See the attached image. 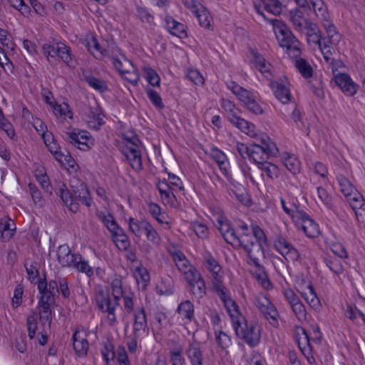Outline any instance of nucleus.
Listing matches in <instances>:
<instances>
[{"mask_svg":"<svg viewBox=\"0 0 365 365\" xmlns=\"http://www.w3.org/2000/svg\"><path fill=\"white\" fill-rule=\"evenodd\" d=\"M110 287L113 300H111L108 292L100 291L96 297V303L101 311L107 313L109 325L114 326L117 323L115 308L119 306L120 298H123L125 311L128 314H130L134 309L135 294L130 288L123 287V281L120 277L112 279Z\"/></svg>","mask_w":365,"mask_h":365,"instance_id":"obj_1","label":"nucleus"},{"mask_svg":"<svg viewBox=\"0 0 365 365\" xmlns=\"http://www.w3.org/2000/svg\"><path fill=\"white\" fill-rule=\"evenodd\" d=\"M71 190H61V198L69 210L76 212L79 210V202L90 207L92 205V197L87 185L73 177L70 180Z\"/></svg>","mask_w":365,"mask_h":365,"instance_id":"obj_2","label":"nucleus"},{"mask_svg":"<svg viewBox=\"0 0 365 365\" xmlns=\"http://www.w3.org/2000/svg\"><path fill=\"white\" fill-rule=\"evenodd\" d=\"M279 46L286 48L287 53L292 58H299L301 55L300 42L289 28L278 19L270 20Z\"/></svg>","mask_w":365,"mask_h":365,"instance_id":"obj_3","label":"nucleus"},{"mask_svg":"<svg viewBox=\"0 0 365 365\" xmlns=\"http://www.w3.org/2000/svg\"><path fill=\"white\" fill-rule=\"evenodd\" d=\"M237 336L249 345L250 347L256 346L260 341V329L254 324H248L243 316H238V319L232 322Z\"/></svg>","mask_w":365,"mask_h":365,"instance_id":"obj_4","label":"nucleus"},{"mask_svg":"<svg viewBox=\"0 0 365 365\" xmlns=\"http://www.w3.org/2000/svg\"><path fill=\"white\" fill-rule=\"evenodd\" d=\"M277 153L276 144L268 136L264 135L251 145L250 158L259 165L267 160L270 156H276Z\"/></svg>","mask_w":365,"mask_h":365,"instance_id":"obj_5","label":"nucleus"},{"mask_svg":"<svg viewBox=\"0 0 365 365\" xmlns=\"http://www.w3.org/2000/svg\"><path fill=\"white\" fill-rule=\"evenodd\" d=\"M42 48L51 64L53 63V59L56 60V57L61 59L67 65H69L72 59L70 48L63 43H56L53 45L45 43Z\"/></svg>","mask_w":365,"mask_h":365,"instance_id":"obj_6","label":"nucleus"},{"mask_svg":"<svg viewBox=\"0 0 365 365\" xmlns=\"http://www.w3.org/2000/svg\"><path fill=\"white\" fill-rule=\"evenodd\" d=\"M55 303V298L50 294L41 296L38 303V311L41 326L44 329L50 328L52 321V306Z\"/></svg>","mask_w":365,"mask_h":365,"instance_id":"obj_7","label":"nucleus"},{"mask_svg":"<svg viewBox=\"0 0 365 365\" xmlns=\"http://www.w3.org/2000/svg\"><path fill=\"white\" fill-rule=\"evenodd\" d=\"M255 304L260 313L267 319L272 320L271 324H277L278 312L274 305L264 294H259L255 299Z\"/></svg>","mask_w":365,"mask_h":365,"instance_id":"obj_8","label":"nucleus"},{"mask_svg":"<svg viewBox=\"0 0 365 365\" xmlns=\"http://www.w3.org/2000/svg\"><path fill=\"white\" fill-rule=\"evenodd\" d=\"M294 220L309 237H316L319 234L318 225L304 211L294 214Z\"/></svg>","mask_w":365,"mask_h":365,"instance_id":"obj_9","label":"nucleus"},{"mask_svg":"<svg viewBox=\"0 0 365 365\" xmlns=\"http://www.w3.org/2000/svg\"><path fill=\"white\" fill-rule=\"evenodd\" d=\"M139 143V139L135 138L128 147H121L122 153L129 161L132 168L135 170H140L143 168L141 154L138 150Z\"/></svg>","mask_w":365,"mask_h":365,"instance_id":"obj_10","label":"nucleus"},{"mask_svg":"<svg viewBox=\"0 0 365 365\" xmlns=\"http://www.w3.org/2000/svg\"><path fill=\"white\" fill-rule=\"evenodd\" d=\"M66 140L82 150H88L94 145V139L89 133L85 130L76 133V131L67 133Z\"/></svg>","mask_w":365,"mask_h":365,"instance_id":"obj_11","label":"nucleus"},{"mask_svg":"<svg viewBox=\"0 0 365 365\" xmlns=\"http://www.w3.org/2000/svg\"><path fill=\"white\" fill-rule=\"evenodd\" d=\"M224 304L227 312L230 314L232 322L238 319V316H242L239 310L237 303L230 297L227 289L223 285L214 289Z\"/></svg>","mask_w":365,"mask_h":365,"instance_id":"obj_12","label":"nucleus"},{"mask_svg":"<svg viewBox=\"0 0 365 365\" xmlns=\"http://www.w3.org/2000/svg\"><path fill=\"white\" fill-rule=\"evenodd\" d=\"M274 246L287 262H294L297 261L299 257L297 250L282 237H277L274 242Z\"/></svg>","mask_w":365,"mask_h":365,"instance_id":"obj_13","label":"nucleus"},{"mask_svg":"<svg viewBox=\"0 0 365 365\" xmlns=\"http://www.w3.org/2000/svg\"><path fill=\"white\" fill-rule=\"evenodd\" d=\"M205 266L212 274L213 289H217L218 286L219 287L223 286L222 267L211 255L205 257Z\"/></svg>","mask_w":365,"mask_h":365,"instance_id":"obj_14","label":"nucleus"},{"mask_svg":"<svg viewBox=\"0 0 365 365\" xmlns=\"http://www.w3.org/2000/svg\"><path fill=\"white\" fill-rule=\"evenodd\" d=\"M327 31V36L322 37L321 46H318L320 49H327L333 48V45L338 43L340 39V34L336 31L335 26L331 22H327L323 26Z\"/></svg>","mask_w":365,"mask_h":365,"instance_id":"obj_15","label":"nucleus"},{"mask_svg":"<svg viewBox=\"0 0 365 365\" xmlns=\"http://www.w3.org/2000/svg\"><path fill=\"white\" fill-rule=\"evenodd\" d=\"M336 84L341 88L342 92L348 96H354L358 88V86L351 80L350 76L346 73H341L334 77Z\"/></svg>","mask_w":365,"mask_h":365,"instance_id":"obj_16","label":"nucleus"},{"mask_svg":"<svg viewBox=\"0 0 365 365\" xmlns=\"http://www.w3.org/2000/svg\"><path fill=\"white\" fill-rule=\"evenodd\" d=\"M72 339L76 354L81 357L86 356L89 348L86 333L76 330L73 334Z\"/></svg>","mask_w":365,"mask_h":365,"instance_id":"obj_17","label":"nucleus"},{"mask_svg":"<svg viewBox=\"0 0 365 365\" xmlns=\"http://www.w3.org/2000/svg\"><path fill=\"white\" fill-rule=\"evenodd\" d=\"M57 259L62 267H73L77 259H80V255L72 254L68 245H62L58 247Z\"/></svg>","mask_w":365,"mask_h":365,"instance_id":"obj_18","label":"nucleus"},{"mask_svg":"<svg viewBox=\"0 0 365 365\" xmlns=\"http://www.w3.org/2000/svg\"><path fill=\"white\" fill-rule=\"evenodd\" d=\"M148 327L147 316L144 307L138 309L134 313L133 335L140 337Z\"/></svg>","mask_w":365,"mask_h":365,"instance_id":"obj_19","label":"nucleus"},{"mask_svg":"<svg viewBox=\"0 0 365 365\" xmlns=\"http://www.w3.org/2000/svg\"><path fill=\"white\" fill-rule=\"evenodd\" d=\"M250 53L252 57V62L255 64L256 68L259 70L266 78L270 79L272 77L271 64L268 63L257 51L251 49Z\"/></svg>","mask_w":365,"mask_h":365,"instance_id":"obj_20","label":"nucleus"},{"mask_svg":"<svg viewBox=\"0 0 365 365\" xmlns=\"http://www.w3.org/2000/svg\"><path fill=\"white\" fill-rule=\"evenodd\" d=\"M165 28L168 32L180 38H186L187 36L186 26L177 21L170 16H166L165 18Z\"/></svg>","mask_w":365,"mask_h":365,"instance_id":"obj_21","label":"nucleus"},{"mask_svg":"<svg viewBox=\"0 0 365 365\" xmlns=\"http://www.w3.org/2000/svg\"><path fill=\"white\" fill-rule=\"evenodd\" d=\"M227 88L238 97V99L244 107L255 98L250 91L242 88L234 81H231L230 83L227 85Z\"/></svg>","mask_w":365,"mask_h":365,"instance_id":"obj_22","label":"nucleus"},{"mask_svg":"<svg viewBox=\"0 0 365 365\" xmlns=\"http://www.w3.org/2000/svg\"><path fill=\"white\" fill-rule=\"evenodd\" d=\"M304 28L307 29V41L308 44L321 46L322 36L318 26L311 21H307V26Z\"/></svg>","mask_w":365,"mask_h":365,"instance_id":"obj_23","label":"nucleus"},{"mask_svg":"<svg viewBox=\"0 0 365 365\" xmlns=\"http://www.w3.org/2000/svg\"><path fill=\"white\" fill-rule=\"evenodd\" d=\"M269 86L276 98L282 103H287L291 101L292 96L289 89L287 86L274 81H270Z\"/></svg>","mask_w":365,"mask_h":365,"instance_id":"obj_24","label":"nucleus"},{"mask_svg":"<svg viewBox=\"0 0 365 365\" xmlns=\"http://www.w3.org/2000/svg\"><path fill=\"white\" fill-rule=\"evenodd\" d=\"M245 251L247 252L252 264L256 267H261L260 260L264 258V252L262 245L257 242Z\"/></svg>","mask_w":365,"mask_h":365,"instance_id":"obj_25","label":"nucleus"},{"mask_svg":"<svg viewBox=\"0 0 365 365\" xmlns=\"http://www.w3.org/2000/svg\"><path fill=\"white\" fill-rule=\"evenodd\" d=\"M229 121L242 132L249 135L250 136H255V125L249 123L244 118L239 116V114L236 115H232L230 117Z\"/></svg>","mask_w":365,"mask_h":365,"instance_id":"obj_26","label":"nucleus"},{"mask_svg":"<svg viewBox=\"0 0 365 365\" xmlns=\"http://www.w3.org/2000/svg\"><path fill=\"white\" fill-rule=\"evenodd\" d=\"M193 279H187L193 295L197 299L202 298L206 294V286L204 279L198 272V277H192Z\"/></svg>","mask_w":365,"mask_h":365,"instance_id":"obj_27","label":"nucleus"},{"mask_svg":"<svg viewBox=\"0 0 365 365\" xmlns=\"http://www.w3.org/2000/svg\"><path fill=\"white\" fill-rule=\"evenodd\" d=\"M186 355L191 365H202L203 356L197 342L190 343L186 350Z\"/></svg>","mask_w":365,"mask_h":365,"instance_id":"obj_28","label":"nucleus"},{"mask_svg":"<svg viewBox=\"0 0 365 365\" xmlns=\"http://www.w3.org/2000/svg\"><path fill=\"white\" fill-rule=\"evenodd\" d=\"M150 223L145 220H137L133 217H130L128 220L129 230L134 234L137 237H140L148 229Z\"/></svg>","mask_w":365,"mask_h":365,"instance_id":"obj_29","label":"nucleus"},{"mask_svg":"<svg viewBox=\"0 0 365 365\" xmlns=\"http://www.w3.org/2000/svg\"><path fill=\"white\" fill-rule=\"evenodd\" d=\"M289 19L294 29L299 31H303L304 26H307V21H309L305 19L303 12L298 8L289 11Z\"/></svg>","mask_w":365,"mask_h":365,"instance_id":"obj_30","label":"nucleus"},{"mask_svg":"<svg viewBox=\"0 0 365 365\" xmlns=\"http://www.w3.org/2000/svg\"><path fill=\"white\" fill-rule=\"evenodd\" d=\"M313 9L317 16L321 20L323 26L327 22H331L327 11V8L322 0H311Z\"/></svg>","mask_w":365,"mask_h":365,"instance_id":"obj_31","label":"nucleus"},{"mask_svg":"<svg viewBox=\"0 0 365 365\" xmlns=\"http://www.w3.org/2000/svg\"><path fill=\"white\" fill-rule=\"evenodd\" d=\"M58 282L56 280H51L48 283H47L46 278L43 279H40L38 284V289L41 296L47 294H51L54 297V292H58Z\"/></svg>","mask_w":365,"mask_h":365,"instance_id":"obj_32","label":"nucleus"},{"mask_svg":"<svg viewBox=\"0 0 365 365\" xmlns=\"http://www.w3.org/2000/svg\"><path fill=\"white\" fill-rule=\"evenodd\" d=\"M179 271L183 274L185 279H193L192 277H198V271L186 258L176 264Z\"/></svg>","mask_w":365,"mask_h":365,"instance_id":"obj_33","label":"nucleus"},{"mask_svg":"<svg viewBox=\"0 0 365 365\" xmlns=\"http://www.w3.org/2000/svg\"><path fill=\"white\" fill-rule=\"evenodd\" d=\"M301 295L309 306L314 309H319L320 307V301L312 284H309L305 291L301 292Z\"/></svg>","mask_w":365,"mask_h":365,"instance_id":"obj_34","label":"nucleus"},{"mask_svg":"<svg viewBox=\"0 0 365 365\" xmlns=\"http://www.w3.org/2000/svg\"><path fill=\"white\" fill-rule=\"evenodd\" d=\"M196 18L198 19L200 26L210 29L211 26L212 17L210 13L202 6L193 11Z\"/></svg>","mask_w":365,"mask_h":365,"instance_id":"obj_35","label":"nucleus"},{"mask_svg":"<svg viewBox=\"0 0 365 365\" xmlns=\"http://www.w3.org/2000/svg\"><path fill=\"white\" fill-rule=\"evenodd\" d=\"M178 312L183 319L190 322L194 317V305L189 300L181 302L178 307Z\"/></svg>","mask_w":365,"mask_h":365,"instance_id":"obj_36","label":"nucleus"},{"mask_svg":"<svg viewBox=\"0 0 365 365\" xmlns=\"http://www.w3.org/2000/svg\"><path fill=\"white\" fill-rule=\"evenodd\" d=\"M263 9L268 13L278 16L282 13V5L279 0H261Z\"/></svg>","mask_w":365,"mask_h":365,"instance_id":"obj_37","label":"nucleus"},{"mask_svg":"<svg viewBox=\"0 0 365 365\" xmlns=\"http://www.w3.org/2000/svg\"><path fill=\"white\" fill-rule=\"evenodd\" d=\"M258 168L265 173L267 176L272 180L279 177V170L277 166L273 163L267 162V160L259 164Z\"/></svg>","mask_w":365,"mask_h":365,"instance_id":"obj_38","label":"nucleus"},{"mask_svg":"<svg viewBox=\"0 0 365 365\" xmlns=\"http://www.w3.org/2000/svg\"><path fill=\"white\" fill-rule=\"evenodd\" d=\"M337 181L340 187V191L345 197L350 196L354 192L356 191L353 185L344 176H337Z\"/></svg>","mask_w":365,"mask_h":365,"instance_id":"obj_39","label":"nucleus"},{"mask_svg":"<svg viewBox=\"0 0 365 365\" xmlns=\"http://www.w3.org/2000/svg\"><path fill=\"white\" fill-rule=\"evenodd\" d=\"M295 66L304 78H309L312 76L313 69L304 58H297L295 61Z\"/></svg>","mask_w":365,"mask_h":365,"instance_id":"obj_40","label":"nucleus"},{"mask_svg":"<svg viewBox=\"0 0 365 365\" xmlns=\"http://www.w3.org/2000/svg\"><path fill=\"white\" fill-rule=\"evenodd\" d=\"M324 262L327 267L336 274H340L344 272L342 262L336 257L326 258Z\"/></svg>","mask_w":365,"mask_h":365,"instance_id":"obj_41","label":"nucleus"},{"mask_svg":"<svg viewBox=\"0 0 365 365\" xmlns=\"http://www.w3.org/2000/svg\"><path fill=\"white\" fill-rule=\"evenodd\" d=\"M215 341L222 350H227L232 344L230 336L222 331H215Z\"/></svg>","mask_w":365,"mask_h":365,"instance_id":"obj_42","label":"nucleus"},{"mask_svg":"<svg viewBox=\"0 0 365 365\" xmlns=\"http://www.w3.org/2000/svg\"><path fill=\"white\" fill-rule=\"evenodd\" d=\"M112 63L121 76H124L125 73H128V69H134L132 63L125 58L123 61L113 58H112Z\"/></svg>","mask_w":365,"mask_h":365,"instance_id":"obj_43","label":"nucleus"},{"mask_svg":"<svg viewBox=\"0 0 365 365\" xmlns=\"http://www.w3.org/2000/svg\"><path fill=\"white\" fill-rule=\"evenodd\" d=\"M27 329L29 331V336L30 339H34L38 328L37 314L34 311H32L31 314L28 316L26 319Z\"/></svg>","mask_w":365,"mask_h":365,"instance_id":"obj_44","label":"nucleus"},{"mask_svg":"<svg viewBox=\"0 0 365 365\" xmlns=\"http://www.w3.org/2000/svg\"><path fill=\"white\" fill-rule=\"evenodd\" d=\"M103 118L104 115L101 113H94L92 112L88 120V127L96 130H99L101 126L105 123Z\"/></svg>","mask_w":365,"mask_h":365,"instance_id":"obj_45","label":"nucleus"},{"mask_svg":"<svg viewBox=\"0 0 365 365\" xmlns=\"http://www.w3.org/2000/svg\"><path fill=\"white\" fill-rule=\"evenodd\" d=\"M284 165L287 169L294 175L300 171V162L294 156H288L284 160Z\"/></svg>","mask_w":365,"mask_h":365,"instance_id":"obj_46","label":"nucleus"},{"mask_svg":"<svg viewBox=\"0 0 365 365\" xmlns=\"http://www.w3.org/2000/svg\"><path fill=\"white\" fill-rule=\"evenodd\" d=\"M73 267H75L78 271L85 273L88 277H91L93 274V268L88 264L87 261L82 260V257L80 255V259L74 262Z\"/></svg>","mask_w":365,"mask_h":365,"instance_id":"obj_47","label":"nucleus"},{"mask_svg":"<svg viewBox=\"0 0 365 365\" xmlns=\"http://www.w3.org/2000/svg\"><path fill=\"white\" fill-rule=\"evenodd\" d=\"M346 198L353 210L363 206L365 203L363 196L357 190Z\"/></svg>","mask_w":365,"mask_h":365,"instance_id":"obj_48","label":"nucleus"},{"mask_svg":"<svg viewBox=\"0 0 365 365\" xmlns=\"http://www.w3.org/2000/svg\"><path fill=\"white\" fill-rule=\"evenodd\" d=\"M290 307L299 322H305L307 320V313L305 307L300 301L295 304L294 303V304Z\"/></svg>","mask_w":365,"mask_h":365,"instance_id":"obj_49","label":"nucleus"},{"mask_svg":"<svg viewBox=\"0 0 365 365\" xmlns=\"http://www.w3.org/2000/svg\"><path fill=\"white\" fill-rule=\"evenodd\" d=\"M237 245L235 247H241L244 249V250H247L249 247L252 246V245L257 242V241H255V237H253L250 234H242L240 237H238Z\"/></svg>","mask_w":365,"mask_h":365,"instance_id":"obj_50","label":"nucleus"},{"mask_svg":"<svg viewBox=\"0 0 365 365\" xmlns=\"http://www.w3.org/2000/svg\"><path fill=\"white\" fill-rule=\"evenodd\" d=\"M145 77L148 82L153 86H158L160 85V77L155 70L150 67H144L143 68Z\"/></svg>","mask_w":365,"mask_h":365,"instance_id":"obj_51","label":"nucleus"},{"mask_svg":"<svg viewBox=\"0 0 365 365\" xmlns=\"http://www.w3.org/2000/svg\"><path fill=\"white\" fill-rule=\"evenodd\" d=\"M86 80L91 87L100 92H104L108 88L106 82L101 79L90 76H87Z\"/></svg>","mask_w":365,"mask_h":365,"instance_id":"obj_52","label":"nucleus"},{"mask_svg":"<svg viewBox=\"0 0 365 365\" xmlns=\"http://www.w3.org/2000/svg\"><path fill=\"white\" fill-rule=\"evenodd\" d=\"M221 106L227 113L228 120L232 115H236L237 114L240 113V109L236 108L235 103L228 99L222 98L221 100Z\"/></svg>","mask_w":365,"mask_h":365,"instance_id":"obj_53","label":"nucleus"},{"mask_svg":"<svg viewBox=\"0 0 365 365\" xmlns=\"http://www.w3.org/2000/svg\"><path fill=\"white\" fill-rule=\"evenodd\" d=\"M190 228L195 232L196 235L202 239H205L208 236L209 231L207 226L201 222H194L190 225Z\"/></svg>","mask_w":365,"mask_h":365,"instance_id":"obj_54","label":"nucleus"},{"mask_svg":"<svg viewBox=\"0 0 365 365\" xmlns=\"http://www.w3.org/2000/svg\"><path fill=\"white\" fill-rule=\"evenodd\" d=\"M212 157L213 159L216 161V163L218 164L219 168L220 170H227L226 168V163H227V158L224 153H222L221 150H218L217 148H215L212 150Z\"/></svg>","mask_w":365,"mask_h":365,"instance_id":"obj_55","label":"nucleus"},{"mask_svg":"<svg viewBox=\"0 0 365 365\" xmlns=\"http://www.w3.org/2000/svg\"><path fill=\"white\" fill-rule=\"evenodd\" d=\"M42 137L43 138L44 143L46 146L48 148L49 151L53 155L58 150H59V146L54 141L53 137L52 134L50 133H43L42 134Z\"/></svg>","mask_w":365,"mask_h":365,"instance_id":"obj_56","label":"nucleus"},{"mask_svg":"<svg viewBox=\"0 0 365 365\" xmlns=\"http://www.w3.org/2000/svg\"><path fill=\"white\" fill-rule=\"evenodd\" d=\"M257 268L258 272L256 274L257 279L260 282L264 289H269L272 287V284L264 270V267L261 264V267Z\"/></svg>","mask_w":365,"mask_h":365,"instance_id":"obj_57","label":"nucleus"},{"mask_svg":"<svg viewBox=\"0 0 365 365\" xmlns=\"http://www.w3.org/2000/svg\"><path fill=\"white\" fill-rule=\"evenodd\" d=\"M147 95L151 103L158 108L162 109L164 107L162 98L158 93L153 89L147 90Z\"/></svg>","mask_w":365,"mask_h":365,"instance_id":"obj_58","label":"nucleus"},{"mask_svg":"<svg viewBox=\"0 0 365 365\" xmlns=\"http://www.w3.org/2000/svg\"><path fill=\"white\" fill-rule=\"evenodd\" d=\"M317 195L321 202L328 208H331L332 200L331 197L329 195L326 189L319 187H317Z\"/></svg>","mask_w":365,"mask_h":365,"instance_id":"obj_59","label":"nucleus"},{"mask_svg":"<svg viewBox=\"0 0 365 365\" xmlns=\"http://www.w3.org/2000/svg\"><path fill=\"white\" fill-rule=\"evenodd\" d=\"M144 233L145 234L148 240L150 241L154 245H158L160 243V237L151 224L149 225L148 229Z\"/></svg>","mask_w":365,"mask_h":365,"instance_id":"obj_60","label":"nucleus"},{"mask_svg":"<svg viewBox=\"0 0 365 365\" xmlns=\"http://www.w3.org/2000/svg\"><path fill=\"white\" fill-rule=\"evenodd\" d=\"M24 294V289L21 284H18L14 291V297L12 298V306L17 308L22 302V297Z\"/></svg>","mask_w":365,"mask_h":365,"instance_id":"obj_61","label":"nucleus"},{"mask_svg":"<svg viewBox=\"0 0 365 365\" xmlns=\"http://www.w3.org/2000/svg\"><path fill=\"white\" fill-rule=\"evenodd\" d=\"M187 77L195 85L200 86L204 84V78L197 70H189Z\"/></svg>","mask_w":365,"mask_h":365,"instance_id":"obj_62","label":"nucleus"},{"mask_svg":"<svg viewBox=\"0 0 365 365\" xmlns=\"http://www.w3.org/2000/svg\"><path fill=\"white\" fill-rule=\"evenodd\" d=\"M113 240L120 250H126L130 246V241L125 233L120 235L119 237L113 239Z\"/></svg>","mask_w":365,"mask_h":365,"instance_id":"obj_63","label":"nucleus"},{"mask_svg":"<svg viewBox=\"0 0 365 365\" xmlns=\"http://www.w3.org/2000/svg\"><path fill=\"white\" fill-rule=\"evenodd\" d=\"M170 360L173 365H184L185 359L182 355V350L178 349L176 351H170Z\"/></svg>","mask_w":365,"mask_h":365,"instance_id":"obj_64","label":"nucleus"}]
</instances>
